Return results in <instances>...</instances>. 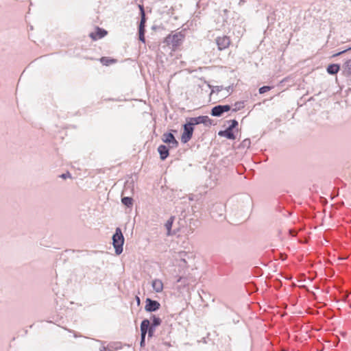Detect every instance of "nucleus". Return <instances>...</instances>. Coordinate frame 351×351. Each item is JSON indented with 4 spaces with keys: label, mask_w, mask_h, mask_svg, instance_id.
I'll list each match as a JSON object with an SVG mask.
<instances>
[{
    "label": "nucleus",
    "mask_w": 351,
    "mask_h": 351,
    "mask_svg": "<svg viewBox=\"0 0 351 351\" xmlns=\"http://www.w3.org/2000/svg\"><path fill=\"white\" fill-rule=\"evenodd\" d=\"M183 38L184 36L181 33H176L167 36L165 39V43L171 47L172 51H175L181 45Z\"/></svg>",
    "instance_id": "1"
},
{
    "label": "nucleus",
    "mask_w": 351,
    "mask_h": 351,
    "mask_svg": "<svg viewBox=\"0 0 351 351\" xmlns=\"http://www.w3.org/2000/svg\"><path fill=\"white\" fill-rule=\"evenodd\" d=\"M124 238L119 228H116L115 233L112 237V243L117 254H120L123 251Z\"/></svg>",
    "instance_id": "2"
},
{
    "label": "nucleus",
    "mask_w": 351,
    "mask_h": 351,
    "mask_svg": "<svg viewBox=\"0 0 351 351\" xmlns=\"http://www.w3.org/2000/svg\"><path fill=\"white\" fill-rule=\"evenodd\" d=\"M193 132V125H191L190 122L185 124L184 125V132L182 135V141L184 143H186L187 141H189L192 137Z\"/></svg>",
    "instance_id": "3"
},
{
    "label": "nucleus",
    "mask_w": 351,
    "mask_h": 351,
    "mask_svg": "<svg viewBox=\"0 0 351 351\" xmlns=\"http://www.w3.org/2000/svg\"><path fill=\"white\" fill-rule=\"evenodd\" d=\"M230 39L227 36H219L216 39V43L219 50L227 49L230 45Z\"/></svg>",
    "instance_id": "4"
},
{
    "label": "nucleus",
    "mask_w": 351,
    "mask_h": 351,
    "mask_svg": "<svg viewBox=\"0 0 351 351\" xmlns=\"http://www.w3.org/2000/svg\"><path fill=\"white\" fill-rule=\"evenodd\" d=\"M108 34V32L102 28L97 27L95 32L90 33L89 36L93 40L101 39Z\"/></svg>",
    "instance_id": "5"
},
{
    "label": "nucleus",
    "mask_w": 351,
    "mask_h": 351,
    "mask_svg": "<svg viewBox=\"0 0 351 351\" xmlns=\"http://www.w3.org/2000/svg\"><path fill=\"white\" fill-rule=\"evenodd\" d=\"M230 106L229 105L224 106H215L211 111V114L214 117H220L223 112H228L230 110Z\"/></svg>",
    "instance_id": "6"
},
{
    "label": "nucleus",
    "mask_w": 351,
    "mask_h": 351,
    "mask_svg": "<svg viewBox=\"0 0 351 351\" xmlns=\"http://www.w3.org/2000/svg\"><path fill=\"white\" fill-rule=\"evenodd\" d=\"M150 322L148 319H144L141 324V346H142L145 342V338L147 330H149Z\"/></svg>",
    "instance_id": "7"
},
{
    "label": "nucleus",
    "mask_w": 351,
    "mask_h": 351,
    "mask_svg": "<svg viewBox=\"0 0 351 351\" xmlns=\"http://www.w3.org/2000/svg\"><path fill=\"white\" fill-rule=\"evenodd\" d=\"M160 304L158 302L149 298L146 300L145 310L149 312L155 311L159 309Z\"/></svg>",
    "instance_id": "8"
},
{
    "label": "nucleus",
    "mask_w": 351,
    "mask_h": 351,
    "mask_svg": "<svg viewBox=\"0 0 351 351\" xmlns=\"http://www.w3.org/2000/svg\"><path fill=\"white\" fill-rule=\"evenodd\" d=\"M162 141L165 143L172 144L173 147H177L178 145V141L171 133L164 134L162 136Z\"/></svg>",
    "instance_id": "9"
},
{
    "label": "nucleus",
    "mask_w": 351,
    "mask_h": 351,
    "mask_svg": "<svg viewBox=\"0 0 351 351\" xmlns=\"http://www.w3.org/2000/svg\"><path fill=\"white\" fill-rule=\"evenodd\" d=\"M209 120L208 117L207 116H199L197 117L191 118L189 122L191 125H197L199 123H206Z\"/></svg>",
    "instance_id": "10"
},
{
    "label": "nucleus",
    "mask_w": 351,
    "mask_h": 351,
    "mask_svg": "<svg viewBox=\"0 0 351 351\" xmlns=\"http://www.w3.org/2000/svg\"><path fill=\"white\" fill-rule=\"evenodd\" d=\"M154 290L157 293H160L163 290V283L161 280L155 279L152 283Z\"/></svg>",
    "instance_id": "11"
},
{
    "label": "nucleus",
    "mask_w": 351,
    "mask_h": 351,
    "mask_svg": "<svg viewBox=\"0 0 351 351\" xmlns=\"http://www.w3.org/2000/svg\"><path fill=\"white\" fill-rule=\"evenodd\" d=\"M158 151L160 154V159L164 160L166 159L169 156V149L168 148L163 145H161L158 147Z\"/></svg>",
    "instance_id": "12"
},
{
    "label": "nucleus",
    "mask_w": 351,
    "mask_h": 351,
    "mask_svg": "<svg viewBox=\"0 0 351 351\" xmlns=\"http://www.w3.org/2000/svg\"><path fill=\"white\" fill-rule=\"evenodd\" d=\"M219 136H225L228 139H235L236 138V136L234 134L232 130L230 129H228L227 128L226 130L224 131H220L219 132Z\"/></svg>",
    "instance_id": "13"
},
{
    "label": "nucleus",
    "mask_w": 351,
    "mask_h": 351,
    "mask_svg": "<svg viewBox=\"0 0 351 351\" xmlns=\"http://www.w3.org/2000/svg\"><path fill=\"white\" fill-rule=\"evenodd\" d=\"M160 324H161V319L159 317L153 316V317H152V325H151V326L149 328V336H152V334L153 330H154V328H155L156 326H159Z\"/></svg>",
    "instance_id": "14"
},
{
    "label": "nucleus",
    "mask_w": 351,
    "mask_h": 351,
    "mask_svg": "<svg viewBox=\"0 0 351 351\" xmlns=\"http://www.w3.org/2000/svg\"><path fill=\"white\" fill-rule=\"evenodd\" d=\"M339 69L340 67L338 64H330L327 68V72L330 74L334 75L338 73Z\"/></svg>",
    "instance_id": "15"
},
{
    "label": "nucleus",
    "mask_w": 351,
    "mask_h": 351,
    "mask_svg": "<svg viewBox=\"0 0 351 351\" xmlns=\"http://www.w3.org/2000/svg\"><path fill=\"white\" fill-rule=\"evenodd\" d=\"M100 62L103 65L109 66L110 64L115 63L117 60L108 57H102L100 58Z\"/></svg>",
    "instance_id": "16"
},
{
    "label": "nucleus",
    "mask_w": 351,
    "mask_h": 351,
    "mask_svg": "<svg viewBox=\"0 0 351 351\" xmlns=\"http://www.w3.org/2000/svg\"><path fill=\"white\" fill-rule=\"evenodd\" d=\"M145 27H139V28H138L139 40L141 41H142L143 43H145Z\"/></svg>",
    "instance_id": "17"
},
{
    "label": "nucleus",
    "mask_w": 351,
    "mask_h": 351,
    "mask_svg": "<svg viewBox=\"0 0 351 351\" xmlns=\"http://www.w3.org/2000/svg\"><path fill=\"white\" fill-rule=\"evenodd\" d=\"M174 220V217H171L170 219L166 222L165 227L167 230V234L169 235L171 233V229Z\"/></svg>",
    "instance_id": "18"
},
{
    "label": "nucleus",
    "mask_w": 351,
    "mask_h": 351,
    "mask_svg": "<svg viewBox=\"0 0 351 351\" xmlns=\"http://www.w3.org/2000/svg\"><path fill=\"white\" fill-rule=\"evenodd\" d=\"M121 201L128 207H130L133 204V199H121Z\"/></svg>",
    "instance_id": "19"
},
{
    "label": "nucleus",
    "mask_w": 351,
    "mask_h": 351,
    "mask_svg": "<svg viewBox=\"0 0 351 351\" xmlns=\"http://www.w3.org/2000/svg\"><path fill=\"white\" fill-rule=\"evenodd\" d=\"M271 89V86H264L260 88L258 91H259L260 94H263V93L270 90Z\"/></svg>",
    "instance_id": "20"
},
{
    "label": "nucleus",
    "mask_w": 351,
    "mask_h": 351,
    "mask_svg": "<svg viewBox=\"0 0 351 351\" xmlns=\"http://www.w3.org/2000/svg\"><path fill=\"white\" fill-rule=\"evenodd\" d=\"M230 125L228 126V128L232 130L238 125V122L236 120H231L230 121Z\"/></svg>",
    "instance_id": "21"
},
{
    "label": "nucleus",
    "mask_w": 351,
    "mask_h": 351,
    "mask_svg": "<svg viewBox=\"0 0 351 351\" xmlns=\"http://www.w3.org/2000/svg\"><path fill=\"white\" fill-rule=\"evenodd\" d=\"M145 23H146V18L145 16H142L141 19V22L139 24V27H145Z\"/></svg>",
    "instance_id": "22"
},
{
    "label": "nucleus",
    "mask_w": 351,
    "mask_h": 351,
    "mask_svg": "<svg viewBox=\"0 0 351 351\" xmlns=\"http://www.w3.org/2000/svg\"><path fill=\"white\" fill-rule=\"evenodd\" d=\"M138 8H139V10L141 11V16H145V11H144V8H143V5H138Z\"/></svg>",
    "instance_id": "23"
},
{
    "label": "nucleus",
    "mask_w": 351,
    "mask_h": 351,
    "mask_svg": "<svg viewBox=\"0 0 351 351\" xmlns=\"http://www.w3.org/2000/svg\"><path fill=\"white\" fill-rule=\"evenodd\" d=\"M60 177L63 179H66L67 178H71L70 173L67 172L66 173H63L60 176Z\"/></svg>",
    "instance_id": "24"
},
{
    "label": "nucleus",
    "mask_w": 351,
    "mask_h": 351,
    "mask_svg": "<svg viewBox=\"0 0 351 351\" xmlns=\"http://www.w3.org/2000/svg\"><path fill=\"white\" fill-rule=\"evenodd\" d=\"M346 64V66L348 69H351V60H348L345 63Z\"/></svg>",
    "instance_id": "25"
},
{
    "label": "nucleus",
    "mask_w": 351,
    "mask_h": 351,
    "mask_svg": "<svg viewBox=\"0 0 351 351\" xmlns=\"http://www.w3.org/2000/svg\"><path fill=\"white\" fill-rule=\"evenodd\" d=\"M346 51V50H344L343 51L339 52V53H337L336 54H334L333 56L335 57V56H339V55H341V53H344Z\"/></svg>",
    "instance_id": "26"
},
{
    "label": "nucleus",
    "mask_w": 351,
    "mask_h": 351,
    "mask_svg": "<svg viewBox=\"0 0 351 351\" xmlns=\"http://www.w3.org/2000/svg\"><path fill=\"white\" fill-rule=\"evenodd\" d=\"M328 202L326 200V199H324L323 201H322V204L323 206H326V204H327Z\"/></svg>",
    "instance_id": "27"
},
{
    "label": "nucleus",
    "mask_w": 351,
    "mask_h": 351,
    "mask_svg": "<svg viewBox=\"0 0 351 351\" xmlns=\"http://www.w3.org/2000/svg\"><path fill=\"white\" fill-rule=\"evenodd\" d=\"M350 201H349L348 202H347V205L348 206H351V199H349Z\"/></svg>",
    "instance_id": "28"
},
{
    "label": "nucleus",
    "mask_w": 351,
    "mask_h": 351,
    "mask_svg": "<svg viewBox=\"0 0 351 351\" xmlns=\"http://www.w3.org/2000/svg\"><path fill=\"white\" fill-rule=\"evenodd\" d=\"M136 301H137L138 304L140 303V298L138 296H136Z\"/></svg>",
    "instance_id": "29"
},
{
    "label": "nucleus",
    "mask_w": 351,
    "mask_h": 351,
    "mask_svg": "<svg viewBox=\"0 0 351 351\" xmlns=\"http://www.w3.org/2000/svg\"><path fill=\"white\" fill-rule=\"evenodd\" d=\"M337 204H336V203H332V204H330V206H334L337 205Z\"/></svg>",
    "instance_id": "30"
},
{
    "label": "nucleus",
    "mask_w": 351,
    "mask_h": 351,
    "mask_svg": "<svg viewBox=\"0 0 351 351\" xmlns=\"http://www.w3.org/2000/svg\"><path fill=\"white\" fill-rule=\"evenodd\" d=\"M100 351H108V350L106 348H103V349H101Z\"/></svg>",
    "instance_id": "31"
}]
</instances>
